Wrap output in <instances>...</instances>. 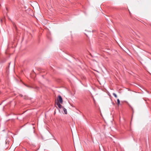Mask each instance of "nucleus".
Here are the masks:
<instances>
[{"mask_svg":"<svg viewBox=\"0 0 151 151\" xmlns=\"http://www.w3.org/2000/svg\"><path fill=\"white\" fill-rule=\"evenodd\" d=\"M113 94L115 97H116V98L117 97V96L116 95L115 93H113Z\"/></svg>","mask_w":151,"mask_h":151,"instance_id":"nucleus-5","label":"nucleus"},{"mask_svg":"<svg viewBox=\"0 0 151 151\" xmlns=\"http://www.w3.org/2000/svg\"><path fill=\"white\" fill-rule=\"evenodd\" d=\"M60 103H59V102H57V104L58 106V107L60 109L63 108V107L60 105Z\"/></svg>","mask_w":151,"mask_h":151,"instance_id":"nucleus-2","label":"nucleus"},{"mask_svg":"<svg viewBox=\"0 0 151 151\" xmlns=\"http://www.w3.org/2000/svg\"><path fill=\"white\" fill-rule=\"evenodd\" d=\"M117 102L118 104L119 105L120 104V102L119 99H117Z\"/></svg>","mask_w":151,"mask_h":151,"instance_id":"nucleus-4","label":"nucleus"},{"mask_svg":"<svg viewBox=\"0 0 151 151\" xmlns=\"http://www.w3.org/2000/svg\"><path fill=\"white\" fill-rule=\"evenodd\" d=\"M63 111L65 112V114H67V110L66 109H65V108H64V107H63Z\"/></svg>","mask_w":151,"mask_h":151,"instance_id":"nucleus-3","label":"nucleus"},{"mask_svg":"<svg viewBox=\"0 0 151 151\" xmlns=\"http://www.w3.org/2000/svg\"><path fill=\"white\" fill-rule=\"evenodd\" d=\"M58 102H59V103L62 104L63 103V100L61 96H58Z\"/></svg>","mask_w":151,"mask_h":151,"instance_id":"nucleus-1","label":"nucleus"}]
</instances>
